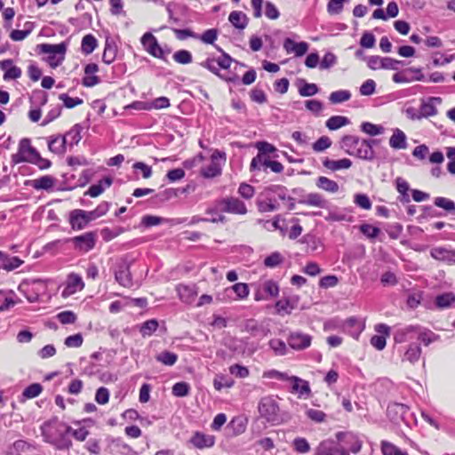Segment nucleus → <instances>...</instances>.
<instances>
[{
  "instance_id": "f3484780",
  "label": "nucleus",
  "mask_w": 455,
  "mask_h": 455,
  "mask_svg": "<svg viewBox=\"0 0 455 455\" xmlns=\"http://www.w3.org/2000/svg\"><path fill=\"white\" fill-rule=\"evenodd\" d=\"M69 224L74 230H82L88 226L85 211L76 209L69 212Z\"/></svg>"
},
{
  "instance_id": "c9c22d12",
  "label": "nucleus",
  "mask_w": 455,
  "mask_h": 455,
  "mask_svg": "<svg viewBox=\"0 0 455 455\" xmlns=\"http://www.w3.org/2000/svg\"><path fill=\"white\" fill-rule=\"evenodd\" d=\"M215 47H216L217 51L221 53V55L216 59L217 65L219 66L220 68L228 69L230 68L232 62L238 63V61L234 60L228 53L224 52L222 48H220V46H215Z\"/></svg>"
},
{
  "instance_id": "bf43d9fd",
  "label": "nucleus",
  "mask_w": 455,
  "mask_h": 455,
  "mask_svg": "<svg viewBox=\"0 0 455 455\" xmlns=\"http://www.w3.org/2000/svg\"><path fill=\"white\" fill-rule=\"evenodd\" d=\"M435 205L444 209L448 212H455V203L445 197H436L435 199Z\"/></svg>"
},
{
  "instance_id": "39448f33",
  "label": "nucleus",
  "mask_w": 455,
  "mask_h": 455,
  "mask_svg": "<svg viewBox=\"0 0 455 455\" xmlns=\"http://www.w3.org/2000/svg\"><path fill=\"white\" fill-rule=\"evenodd\" d=\"M336 439L340 445H344L347 448L348 452L351 451L356 454L362 449V440L352 432H338Z\"/></svg>"
},
{
  "instance_id": "4be33fe9",
  "label": "nucleus",
  "mask_w": 455,
  "mask_h": 455,
  "mask_svg": "<svg viewBox=\"0 0 455 455\" xmlns=\"http://www.w3.org/2000/svg\"><path fill=\"white\" fill-rule=\"evenodd\" d=\"M435 102L441 103L442 99L440 97H431L427 102H422L419 108L420 118L433 116L437 114Z\"/></svg>"
},
{
  "instance_id": "774afa93",
  "label": "nucleus",
  "mask_w": 455,
  "mask_h": 455,
  "mask_svg": "<svg viewBox=\"0 0 455 455\" xmlns=\"http://www.w3.org/2000/svg\"><path fill=\"white\" fill-rule=\"evenodd\" d=\"M189 385L186 382H178L172 387V394L177 397H184L189 393Z\"/></svg>"
},
{
  "instance_id": "393cba45",
  "label": "nucleus",
  "mask_w": 455,
  "mask_h": 455,
  "mask_svg": "<svg viewBox=\"0 0 455 455\" xmlns=\"http://www.w3.org/2000/svg\"><path fill=\"white\" fill-rule=\"evenodd\" d=\"M117 46L113 39L107 37L102 60L106 64H111L116 57Z\"/></svg>"
},
{
  "instance_id": "a211bd4d",
  "label": "nucleus",
  "mask_w": 455,
  "mask_h": 455,
  "mask_svg": "<svg viewBox=\"0 0 455 455\" xmlns=\"http://www.w3.org/2000/svg\"><path fill=\"white\" fill-rule=\"evenodd\" d=\"M190 443L197 449L210 448L214 445L215 437L197 431L191 437Z\"/></svg>"
},
{
  "instance_id": "680f3d73",
  "label": "nucleus",
  "mask_w": 455,
  "mask_h": 455,
  "mask_svg": "<svg viewBox=\"0 0 455 455\" xmlns=\"http://www.w3.org/2000/svg\"><path fill=\"white\" fill-rule=\"evenodd\" d=\"M268 191H270L276 199H280L282 201H285L288 199L287 196V188L281 185H272L267 188Z\"/></svg>"
},
{
  "instance_id": "473e14b6",
  "label": "nucleus",
  "mask_w": 455,
  "mask_h": 455,
  "mask_svg": "<svg viewBox=\"0 0 455 455\" xmlns=\"http://www.w3.org/2000/svg\"><path fill=\"white\" fill-rule=\"evenodd\" d=\"M417 338L425 346H428L432 342L437 340L439 336L428 329L422 328L419 325V331H417Z\"/></svg>"
},
{
  "instance_id": "72a5a7b5",
  "label": "nucleus",
  "mask_w": 455,
  "mask_h": 455,
  "mask_svg": "<svg viewBox=\"0 0 455 455\" xmlns=\"http://www.w3.org/2000/svg\"><path fill=\"white\" fill-rule=\"evenodd\" d=\"M349 123H350L349 119L346 116H331L326 121L325 124L329 130L335 131V130L341 128L342 126L348 124Z\"/></svg>"
},
{
  "instance_id": "c85d7f7f",
  "label": "nucleus",
  "mask_w": 455,
  "mask_h": 455,
  "mask_svg": "<svg viewBox=\"0 0 455 455\" xmlns=\"http://www.w3.org/2000/svg\"><path fill=\"white\" fill-rule=\"evenodd\" d=\"M323 164L328 170L332 172H336L341 169H348L352 165V162L348 158H343L339 160H331L329 158H325L323 161Z\"/></svg>"
},
{
  "instance_id": "052dcab7",
  "label": "nucleus",
  "mask_w": 455,
  "mask_h": 455,
  "mask_svg": "<svg viewBox=\"0 0 455 455\" xmlns=\"http://www.w3.org/2000/svg\"><path fill=\"white\" fill-rule=\"evenodd\" d=\"M319 89L315 84L304 83V84L299 88V93L302 97L314 96L318 92Z\"/></svg>"
},
{
  "instance_id": "2eb2a0df",
  "label": "nucleus",
  "mask_w": 455,
  "mask_h": 455,
  "mask_svg": "<svg viewBox=\"0 0 455 455\" xmlns=\"http://www.w3.org/2000/svg\"><path fill=\"white\" fill-rule=\"evenodd\" d=\"M419 325H407L397 328L394 332V340L395 343H403L411 339L417 335Z\"/></svg>"
},
{
  "instance_id": "79ce46f5",
  "label": "nucleus",
  "mask_w": 455,
  "mask_h": 455,
  "mask_svg": "<svg viewBox=\"0 0 455 455\" xmlns=\"http://www.w3.org/2000/svg\"><path fill=\"white\" fill-rule=\"evenodd\" d=\"M451 249L445 247H434L430 251V255L436 260L448 263Z\"/></svg>"
},
{
  "instance_id": "0eeeda50",
  "label": "nucleus",
  "mask_w": 455,
  "mask_h": 455,
  "mask_svg": "<svg viewBox=\"0 0 455 455\" xmlns=\"http://www.w3.org/2000/svg\"><path fill=\"white\" fill-rule=\"evenodd\" d=\"M289 346L295 350H303L311 345L312 337L300 331L291 332L287 339Z\"/></svg>"
},
{
  "instance_id": "9b49d317",
  "label": "nucleus",
  "mask_w": 455,
  "mask_h": 455,
  "mask_svg": "<svg viewBox=\"0 0 455 455\" xmlns=\"http://www.w3.org/2000/svg\"><path fill=\"white\" fill-rule=\"evenodd\" d=\"M218 157H223L225 159V153H220L218 150L212 153L211 164L201 169L203 177L210 179L221 174V167L215 162Z\"/></svg>"
},
{
  "instance_id": "c756f323",
  "label": "nucleus",
  "mask_w": 455,
  "mask_h": 455,
  "mask_svg": "<svg viewBox=\"0 0 455 455\" xmlns=\"http://www.w3.org/2000/svg\"><path fill=\"white\" fill-rule=\"evenodd\" d=\"M354 156L366 161H372L375 159V151L370 148V145L363 144V140H361L359 146L355 150Z\"/></svg>"
},
{
  "instance_id": "58836bf2",
  "label": "nucleus",
  "mask_w": 455,
  "mask_h": 455,
  "mask_svg": "<svg viewBox=\"0 0 455 455\" xmlns=\"http://www.w3.org/2000/svg\"><path fill=\"white\" fill-rule=\"evenodd\" d=\"M97 46V39L91 34L86 35L82 39L81 50L88 55L92 53Z\"/></svg>"
},
{
  "instance_id": "3c124183",
  "label": "nucleus",
  "mask_w": 455,
  "mask_h": 455,
  "mask_svg": "<svg viewBox=\"0 0 455 455\" xmlns=\"http://www.w3.org/2000/svg\"><path fill=\"white\" fill-rule=\"evenodd\" d=\"M263 291L270 298L277 297L279 294V287L273 280H267L262 284Z\"/></svg>"
},
{
  "instance_id": "b1692460",
  "label": "nucleus",
  "mask_w": 455,
  "mask_h": 455,
  "mask_svg": "<svg viewBox=\"0 0 455 455\" xmlns=\"http://www.w3.org/2000/svg\"><path fill=\"white\" fill-rule=\"evenodd\" d=\"M67 137L64 136H52L48 140V148L55 154H63L66 151Z\"/></svg>"
},
{
  "instance_id": "4c0bfd02",
  "label": "nucleus",
  "mask_w": 455,
  "mask_h": 455,
  "mask_svg": "<svg viewBox=\"0 0 455 455\" xmlns=\"http://www.w3.org/2000/svg\"><path fill=\"white\" fill-rule=\"evenodd\" d=\"M55 183V179L52 176H43L37 180H33V187L34 188L39 190V189H44L49 190L52 188Z\"/></svg>"
},
{
  "instance_id": "f257e3e1",
  "label": "nucleus",
  "mask_w": 455,
  "mask_h": 455,
  "mask_svg": "<svg viewBox=\"0 0 455 455\" xmlns=\"http://www.w3.org/2000/svg\"><path fill=\"white\" fill-rule=\"evenodd\" d=\"M258 410L262 418L274 426L283 422L280 414L279 405L275 399L270 396H265L260 399Z\"/></svg>"
},
{
  "instance_id": "338daca9",
  "label": "nucleus",
  "mask_w": 455,
  "mask_h": 455,
  "mask_svg": "<svg viewBox=\"0 0 455 455\" xmlns=\"http://www.w3.org/2000/svg\"><path fill=\"white\" fill-rule=\"evenodd\" d=\"M360 231L368 238L374 239L380 234V229L370 224H363L360 226Z\"/></svg>"
},
{
  "instance_id": "5fc2aeb1",
  "label": "nucleus",
  "mask_w": 455,
  "mask_h": 455,
  "mask_svg": "<svg viewBox=\"0 0 455 455\" xmlns=\"http://www.w3.org/2000/svg\"><path fill=\"white\" fill-rule=\"evenodd\" d=\"M219 31L216 28L205 30L202 35H198L199 40L207 44H213L218 37Z\"/></svg>"
},
{
  "instance_id": "603ef678",
  "label": "nucleus",
  "mask_w": 455,
  "mask_h": 455,
  "mask_svg": "<svg viewBox=\"0 0 455 455\" xmlns=\"http://www.w3.org/2000/svg\"><path fill=\"white\" fill-rule=\"evenodd\" d=\"M173 60L180 64H189L192 62L193 58L192 54L188 50H180L174 52L173 54Z\"/></svg>"
},
{
  "instance_id": "a878e982",
  "label": "nucleus",
  "mask_w": 455,
  "mask_h": 455,
  "mask_svg": "<svg viewBox=\"0 0 455 455\" xmlns=\"http://www.w3.org/2000/svg\"><path fill=\"white\" fill-rule=\"evenodd\" d=\"M23 261L18 257H10L0 251V267L7 271H12L19 267Z\"/></svg>"
},
{
  "instance_id": "49530a36",
  "label": "nucleus",
  "mask_w": 455,
  "mask_h": 455,
  "mask_svg": "<svg viewBox=\"0 0 455 455\" xmlns=\"http://www.w3.org/2000/svg\"><path fill=\"white\" fill-rule=\"evenodd\" d=\"M269 162V158L262 154H258L255 157L252 158L250 164V171H260L262 167H267V163Z\"/></svg>"
},
{
  "instance_id": "6ab92c4d",
  "label": "nucleus",
  "mask_w": 455,
  "mask_h": 455,
  "mask_svg": "<svg viewBox=\"0 0 455 455\" xmlns=\"http://www.w3.org/2000/svg\"><path fill=\"white\" fill-rule=\"evenodd\" d=\"M283 48L288 53L294 52L296 56L300 57L307 52L308 44L306 42L296 43L291 38H286L283 42Z\"/></svg>"
},
{
  "instance_id": "37998d69",
  "label": "nucleus",
  "mask_w": 455,
  "mask_h": 455,
  "mask_svg": "<svg viewBox=\"0 0 455 455\" xmlns=\"http://www.w3.org/2000/svg\"><path fill=\"white\" fill-rule=\"evenodd\" d=\"M156 359L164 365L172 366L177 362L178 355L175 353L165 350L158 354Z\"/></svg>"
},
{
  "instance_id": "13d9d810",
  "label": "nucleus",
  "mask_w": 455,
  "mask_h": 455,
  "mask_svg": "<svg viewBox=\"0 0 455 455\" xmlns=\"http://www.w3.org/2000/svg\"><path fill=\"white\" fill-rule=\"evenodd\" d=\"M216 60H217L215 58L209 57L204 61L201 62L200 66L208 69L210 72L220 78L222 74L220 71L219 66L215 64L217 63Z\"/></svg>"
},
{
  "instance_id": "7c9ffc66",
  "label": "nucleus",
  "mask_w": 455,
  "mask_h": 455,
  "mask_svg": "<svg viewBox=\"0 0 455 455\" xmlns=\"http://www.w3.org/2000/svg\"><path fill=\"white\" fill-rule=\"evenodd\" d=\"M389 145L395 149L406 148L407 143L404 132L399 129H395L389 140Z\"/></svg>"
},
{
  "instance_id": "6e6552de",
  "label": "nucleus",
  "mask_w": 455,
  "mask_h": 455,
  "mask_svg": "<svg viewBox=\"0 0 455 455\" xmlns=\"http://www.w3.org/2000/svg\"><path fill=\"white\" fill-rule=\"evenodd\" d=\"M395 83H411L412 81H424L425 76L419 68H409L404 73H395L392 77Z\"/></svg>"
},
{
  "instance_id": "de8ad7c7",
  "label": "nucleus",
  "mask_w": 455,
  "mask_h": 455,
  "mask_svg": "<svg viewBox=\"0 0 455 455\" xmlns=\"http://www.w3.org/2000/svg\"><path fill=\"white\" fill-rule=\"evenodd\" d=\"M258 211L261 213L275 212L279 209V204H272L265 197H258L256 201Z\"/></svg>"
},
{
  "instance_id": "cd10ccee",
  "label": "nucleus",
  "mask_w": 455,
  "mask_h": 455,
  "mask_svg": "<svg viewBox=\"0 0 455 455\" xmlns=\"http://www.w3.org/2000/svg\"><path fill=\"white\" fill-rule=\"evenodd\" d=\"M113 180L110 177H105L100 180L99 183L92 185L88 191L85 192V195H88L92 197L99 196L106 188H109L112 185Z\"/></svg>"
},
{
  "instance_id": "1a4fd4ad",
  "label": "nucleus",
  "mask_w": 455,
  "mask_h": 455,
  "mask_svg": "<svg viewBox=\"0 0 455 455\" xmlns=\"http://www.w3.org/2000/svg\"><path fill=\"white\" fill-rule=\"evenodd\" d=\"M220 204L223 206L222 211L226 212L235 213V214H245L247 212V208L244 203L238 198L228 197L224 198Z\"/></svg>"
},
{
  "instance_id": "412c9836",
  "label": "nucleus",
  "mask_w": 455,
  "mask_h": 455,
  "mask_svg": "<svg viewBox=\"0 0 455 455\" xmlns=\"http://www.w3.org/2000/svg\"><path fill=\"white\" fill-rule=\"evenodd\" d=\"M299 203L319 208H326L328 206V201L318 193H309L303 199H299Z\"/></svg>"
},
{
  "instance_id": "0e129e2a",
  "label": "nucleus",
  "mask_w": 455,
  "mask_h": 455,
  "mask_svg": "<svg viewBox=\"0 0 455 455\" xmlns=\"http://www.w3.org/2000/svg\"><path fill=\"white\" fill-rule=\"evenodd\" d=\"M283 258L281 255V253L275 251L271 253L264 259V264L267 267H275L278 265H280L283 262Z\"/></svg>"
},
{
  "instance_id": "e433bc0d",
  "label": "nucleus",
  "mask_w": 455,
  "mask_h": 455,
  "mask_svg": "<svg viewBox=\"0 0 455 455\" xmlns=\"http://www.w3.org/2000/svg\"><path fill=\"white\" fill-rule=\"evenodd\" d=\"M82 127L80 124L74 125L65 135L67 137V143L70 146L76 145L82 139L81 136Z\"/></svg>"
},
{
  "instance_id": "aec40b11",
  "label": "nucleus",
  "mask_w": 455,
  "mask_h": 455,
  "mask_svg": "<svg viewBox=\"0 0 455 455\" xmlns=\"http://www.w3.org/2000/svg\"><path fill=\"white\" fill-rule=\"evenodd\" d=\"M177 291L180 299L187 304H191L194 302L197 295L195 285L180 284L177 286Z\"/></svg>"
},
{
  "instance_id": "f704fd0d",
  "label": "nucleus",
  "mask_w": 455,
  "mask_h": 455,
  "mask_svg": "<svg viewBox=\"0 0 455 455\" xmlns=\"http://www.w3.org/2000/svg\"><path fill=\"white\" fill-rule=\"evenodd\" d=\"M316 186L327 192L336 193L339 190V185L336 181L331 180L324 176H320L316 180Z\"/></svg>"
},
{
  "instance_id": "6e6d98bb",
  "label": "nucleus",
  "mask_w": 455,
  "mask_h": 455,
  "mask_svg": "<svg viewBox=\"0 0 455 455\" xmlns=\"http://www.w3.org/2000/svg\"><path fill=\"white\" fill-rule=\"evenodd\" d=\"M158 327V322L156 319H150L146 321L140 327V333L142 336L152 335Z\"/></svg>"
},
{
  "instance_id": "69168bd1",
  "label": "nucleus",
  "mask_w": 455,
  "mask_h": 455,
  "mask_svg": "<svg viewBox=\"0 0 455 455\" xmlns=\"http://www.w3.org/2000/svg\"><path fill=\"white\" fill-rule=\"evenodd\" d=\"M293 448L299 453H307L310 451L308 442L303 437H297L293 440Z\"/></svg>"
},
{
  "instance_id": "20e7f679",
  "label": "nucleus",
  "mask_w": 455,
  "mask_h": 455,
  "mask_svg": "<svg viewBox=\"0 0 455 455\" xmlns=\"http://www.w3.org/2000/svg\"><path fill=\"white\" fill-rule=\"evenodd\" d=\"M97 237L98 235L96 232L90 231L83 235L71 237L67 241L73 244L74 250L82 253H86L95 247Z\"/></svg>"
},
{
  "instance_id": "bb28decb",
  "label": "nucleus",
  "mask_w": 455,
  "mask_h": 455,
  "mask_svg": "<svg viewBox=\"0 0 455 455\" xmlns=\"http://www.w3.org/2000/svg\"><path fill=\"white\" fill-rule=\"evenodd\" d=\"M360 138L354 135H345L341 139V148L349 156L355 155V150L359 146Z\"/></svg>"
},
{
  "instance_id": "c03bdc74",
  "label": "nucleus",
  "mask_w": 455,
  "mask_h": 455,
  "mask_svg": "<svg viewBox=\"0 0 455 455\" xmlns=\"http://www.w3.org/2000/svg\"><path fill=\"white\" fill-rule=\"evenodd\" d=\"M351 98V93L347 90H339L331 92L329 96V100L332 104H339L348 100Z\"/></svg>"
},
{
  "instance_id": "dca6fc26",
  "label": "nucleus",
  "mask_w": 455,
  "mask_h": 455,
  "mask_svg": "<svg viewBox=\"0 0 455 455\" xmlns=\"http://www.w3.org/2000/svg\"><path fill=\"white\" fill-rule=\"evenodd\" d=\"M12 64L13 61L11 59L0 61V68L4 71L3 76L4 81L18 79L21 76V69L17 66H13Z\"/></svg>"
},
{
  "instance_id": "864d4df0",
  "label": "nucleus",
  "mask_w": 455,
  "mask_h": 455,
  "mask_svg": "<svg viewBox=\"0 0 455 455\" xmlns=\"http://www.w3.org/2000/svg\"><path fill=\"white\" fill-rule=\"evenodd\" d=\"M269 347L274 350L276 355H284L287 353V347L284 341L279 339L269 340Z\"/></svg>"
},
{
  "instance_id": "ddd939ff",
  "label": "nucleus",
  "mask_w": 455,
  "mask_h": 455,
  "mask_svg": "<svg viewBox=\"0 0 455 455\" xmlns=\"http://www.w3.org/2000/svg\"><path fill=\"white\" fill-rule=\"evenodd\" d=\"M243 331L250 333L252 337L264 338L268 335L270 330L263 324L258 323L255 319H248L243 323Z\"/></svg>"
},
{
  "instance_id": "8fccbe9b",
  "label": "nucleus",
  "mask_w": 455,
  "mask_h": 455,
  "mask_svg": "<svg viewBox=\"0 0 455 455\" xmlns=\"http://www.w3.org/2000/svg\"><path fill=\"white\" fill-rule=\"evenodd\" d=\"M43 391V387L39 383H33L27 387L22 393V395L27 399H32L38 396Z\"/></svg>"
},
{
  "instance_id": "4468645a",
  "label": "nucleus",
  "mask_w": 455,
  "mask_h": 455,
  "mask_svg": "<svg viewBox=\"0 0 455 455\" xmlns=\"http://www.w3.org/2000/svg\"><path fill=\"white\" fill-rule=\"evenodd\" d=\"M84 283L82 280V277L75 273L68 275L67 285L62 291L63 297H68L77 291H81L84 289Z\"/></svg>"
},
{
  "instance_id": "5701e85b",
  "label": "nucleus",
  "mask_w": 455,
  "mask_h": 455,
  "mask_svg": "<svg viewBox=\"0 0 455 455\" xmlns=\"http://www.w3.org/2000/svg\"><path fill=\"white\" fill-rule=\"evenodd\" d=\"M228 21L239 30H243L249 23V18L241 11H233L228 16Z\"/></svg>"
},
{
  "instance_id": "423d86ee",
  "label": "nucleus",
  "mask_w": 455,
  "mask_h": 455,
  "mask_svg": "<svg viewBox=\"0 0 455 455\" xmlns=\"http://www.w3.org/2000/svg\"><path fill=\"white\" fill-rule=\"evenodd\" d=\"M140 42L149 54L158 59H164V50L158 44L156 38L150 32L145 33Z\"/></svg>"
},
{
  "instance_id": "4d7b16f0",
  "label": "nucleus",
  "mask_w": 455,
  "mask_h": 455,
  "mask_svg": "<svg viewBox=\"0 0 455 455\" xmlns=\"http://www.w3.org/2000/svg\"><path fill=\"white\" fill-rule=\"evenodd\" d=\"M216 60H217L215 58L209 57L204 61L201 62L200 66L208 69L210 72L220 78L222 74L220 71L219 66L215 64L217 63Z\"/></svg>"
},
{
  "instance_id": "7ed1b4c3",
  "label": "nucleus",
  "mask_w": 455,
  "mask_h": 455,
  "mask_svg": "<svg viewBox=\"0 0 455 455\" xmlns=\"http://www.w3.org/2000/svg\"><path fill=\"white\" fill-rule=\"evenodd\" d=\"M39 152L32 147L31 140L28 138H23L20 140L17 153L12 156V163L18 164L20 163H31L36 159Z\"/></svg>"
},
{
  "instance_id": "9d476101",
  "label": "nucleus",
  "mask_w": 455,
  "mask_h": 455,
  "mask_svg": "<svg viewBox=\"0 0 455 455\" xmlns=\"http://www.w3.org/2000/svg\"><path fill=\"white\" fill-rule=\"evenodd\" d=\"M289 382L291 384V393L299 395V397L307 398L311 395V388L308 381L297 376H291Z\"/></svg>"
},
{
  "instance_id": "a19ab883",
  "label": "nucleus",
  "mask_w": 455,
  "mask_h": 455,
  "mask_svg": "<svg viewBox=\"0 0 455 455\" xmlns=\"http://www.w3.org/2000/svg\"><path fill=\"white\" fill-rule=\"evenodd\" d=\"M381 451L383 455H408L406 451H403L400 448L390 442H381Z\"/></svg>"
},
{
  "instance_id": "f8f14e48",
  "label": "nucleus",
  "mask_w": 455,
  "mask_h": 455,
  "mask_svg": "<svg viewBox=\"0 0 455 455\" xmlns=\"http://www.w3.org/2000/svg\"><path fill=\"white\" fill-rule=\"evenodd\" d=\"M115 278L124 287L130 288L132 286V279L128 263L123 262L117 267L115 272Z\"/></svg>"
},
{
  "instance_id": "a18cd8bd",
  "label": "nucleus",
  "mask_w": 455,
  "mask_h": 455,
  "mask_svg": "<svg viewBox=\"0 0 455 455\" xmlns=\"http://www.w3.org/2000/svg\"><path fill=\"white\" fill-rule=\"evenodd\" d=\"M349 0H329L327 4V12L330 15H337L341 13L344 4Z\"/></svg>"
},
{
  "instance_id": "f03ea898",
  "label": "nucleus",
  "mask_w": 455,
  "mask_h": 455,
  "mask_svg": "<svg viewBox=\"0 0 455 455\" xmlns=\"http://www.w3.org/2000/svg\"><path fill=\"white\" fill-rule=\"evenodd\" d=\"M37 48L41 53L48 54L47 61L52 68H56L64 60L67 51V44L60 43L58 44H42Z\"/></svg>"
},
{
  "instance_id": "ea45409f",
  "label": "nucleus",
  "mask_w": 455,
  "mask_h": 455,
  "mask_svg": "<svg viewBox=\"0 0 455 455\" xmlns=\"http://www.w3.org/2000/svg\"><path fill=\"white\" fill-rule=\"evenodd\" d=\"M455 302V295L452 292H445L436 296L435 305L439 308H446Z\"/></svg>"
},
{
  "instance_id": "09e8293b",
  "label": "nucleus",
  "mask_w": 455,
  "mask_h": 455,
  "mask_svg": "<svg viewBox=\"0 0 455 455\" xmlns=\"http://www.w3.org/2000/svg\"><path fill=\"white\" fill-rule=\"evenodd\" d=\"M361 130L371 136H376L384 132V128L381 125L374 124L370 122H363L361 124Z\"/></svg>"
},
{
  "instance_id": "2f4dec72",
  "label": "nucleus",
  "mask_w": 455,
  "mask_h": 455,
  "mask_svg": "<svg viewBox=\"0 0 455 455\" xmlns=\"http://www.w3.org/2000/svg\"><path fill=\"white\" fill-rule=\"evenodd\" d=\"M421 347L419 345L416 343H411L409 345L407 350L405 351L403 361H408L411 363H415L419 361L421 355Z\"/></svg>"
},
{
  "instance_id": "e2e57ef3",
  "label": "nucleus",
  "mask_w": 455,
  "mask_h": 455,
  "mask_svg": "<svg viewBox=\"0 0 455 455\" xmlns=\"http://www.w3.org/2000/svg\"><path fill=\"white\" fill-rule=\"evenodd\" d=\"M59 99L63 102L67 108H73L83 103V100L80 98H71L67 93H61Z\"/></svg>"
}]
</instances>
